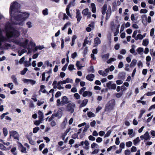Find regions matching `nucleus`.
Returning <instances> with one entry per match:
<instances>
[{"label":"nucleus","mask_w":155,"mask_h":155,"mask_svg":"<svg viewBox=\"0 0 155 155\" xmlns=\"http://www.w3.org/2000/svg\"><path fill=\"white\" fill-rule=\"evenodd\" d=\"M20 5L17 2H14L10 7V21L13 24L21 26L25 24V21L29 16L28 13L20 11Z\"/></svg>","instance_id":"f257e3e1"},{"label":"nucleus","mask_w":155,"mask_h":155,"mask_svg":"<svg viewBox=\"0 0 155 155\" xmlns=\"http://www.w3.org/2000/svg\"><path fill=\"white\" fill-rule=\"evenodd\" d=\"M7 29V36L5 37L3 35L2 31L0 29V47L2 48V42H6V41L10 42V22H7V25L6 27Z\"/></svg>","instance_id":"f03ea898"},{"label":"nucleus","mask_w":155,"mask_h":155,"mask_svg":"<svg viewBox=\"0 0 155 155\" xmlns=\"http://www.w3.org/2000/svg\"><path fill=\"white\" fill-rule=\"evenodd\" d=\"M12 42H15L18 45L21 46L23 47L24 48H28L27 44L28 42V39H25L22 41L15 40L12 41Z\"/></svg>","instance_id":"7ed1b4c3"},{"label":"nucleus","mask_w":155,"mask_h":155,"mask_svg":"<svg viewBox=\"0 0 155 155\" xmlns=\"http://www.w3.org/2000/svg\"><path fill=\"white\" fill-rule=\"evenodd\" d=\"M73 80L72 79H70L69 78H67L65 80L63 81H59L57 84L58 87V88L59 90L61 89H63L64 88V87L61 86V84H64L66 83H72L73 81Z\"/></svg>","instance_id":"20e7f679"},{"label":"nucleus","mask_w":155,"mask_h":155,"mask_svg":"<svg viewBox=\"0 0 155 155\" xmlns=\"http://www.w3.org/2000/svg\"><path fill=\"white\" fill-rule=\"evenodd\" d=\"M76 108V105L74 103H70L68 104L66 106V110L71 113H73Z\"/></svg>","instance_id":"39448f33"},{"label":"nucleus","mask_w":155,"mask_h":155,"mask_svg":"<svg viewBox=\"0 0 155 155\" xmlns=\"http://www.w3.org/2000/svg\"><path fill=\"white\" fill-rule=\"evenodd\" d=\"M11 23H10V24ZM20 32L12 28L10 25V38L12 37H17L20 35Z\"/></svg>","instance_id":"423d86ee"},{"label":"nucleus","mask_w":155,"mask_h":155,"mask_svg":"<svg viewBox=\"0 0 155 155\" xmlns=\"http://www.w3.org/2000/svg\"><path fill=\"white\" fill-rule=\"evenodd\" d=\"M107 88L109 89H115L116 87V85L114 84H112V82L109 81L106 84Z\"/></svg>","instance_id":"0eeeda50"},{"label":"nucleus","mask_w":155,"mask_h":155,"mask_svg":"<svg viewBox=\"0 0 155 155\" xmlns=\"http://www.w3.org/2000/svg\"><path fill=\"white\" fill-rule=\"evenodd\" d=\"M70 102L71 101L69 100L68 98L66 96H64L62 98V106L64 105L65 104L70 103Z\"/></svg>","instance_id":"6e6552de"},{"label":"nucleus","mask_w":155,"mask_h":155,"mask_svg":"<svg viewBox=\"0 0 155 155\" xmlns=\"http://www.w3.org/2000/svg\"><path fill=\"white\" fill-rule=\"evenodd\" d=\"M76 18L77 19V20L78 22L80 21L82 17L81 15V12L79 9H77L76 10Z\"/></svg>","instance_id":"1a4fd4ad"},{"label":"nucleus","mask_w":155,"mask_h":155,"mask_svg":"<svg viewBox=\"0 0 155 155\" xmlns=\"http://www.w3.org/2000/svg\"><path fill=\"white\" fill-rule=\"evenodd\" d=\"M12 136L15 139L18 140L19 135L18 133L15 131H12L10 132V137Z\"/></svg>","instance_id":"9d476101"},{"label":"nucleus","mask_w":155,"mask_h":155,"mask_svg":"<svg viewBox=\"0 0 155 155\" xmlns=\"http://www.w3.org/2000/svg\"><path fill=\"white\" fill-rule=\"evenodd\" d=\"M19 145V147L21 151L23 153H26V148L24 147L23 145L20 143H18Z\"/></svg>","instance_id":"9b49d317"},{"label":"nucleus","mask_w":155,"mask_h":155,"mask_svg":"<svg viewBox=\"0 0 155 155\" xmlns=\"http://www.w3.org/2000/svg\"><path fill=\"white\" fill-rule=\"evenodd\" d=\"M101 43V41L100 39L98 37H96L94 39V47H97Z\"/></svg>","instance_id":"f8f14e48"},{"label":"nucleus","mask_w":155,"mask_h":155,"mask_svg":"<svg viewBox=\"0 0 155 155\" xmlns=\"http://www.w3.org/2000/svg\"><path fill=\"white\" fill-rule=\"evenodd\" d=\"M95 77L94 75L92 74L87 75L86 76V79L88 81H92Z\"/></svg>","instance_id":"ddd939ff"},{"label":"nucleus","mask_w":155,"mask_h":155,"mask_svg":"<svg viewBox=\"0 0 155 155\" xmlns=\"http://www.w3.org/2000/svg\"><path fill=\"white\" fill-rule=\"evenodd\" d=\"M23 81L24 83H30L32 84H34L36 83L35 81L31 79H24Z\"/></svg>","instance_id":"4468645a"},{"label":"nucleus","mask_w":155,"mask_h":155,"mask_svg":"<svg viewBox=\"0 0 155 155\" xmlns=\"http://www.w3.org/2000/svg\"><path fill=\"white\" fill-rule=\"evenodd\" d=\"M67 122V118H65L64 120L61 125V127L62 129H64L65 128Z\"/></svg>","instance_id":"2eb2a0df"},{"label":"nucleus","mask_w":155,"mask_h":155,"mask_svg":"<svg viewBox=\"0 0 155 155\" xmlns=\"http://www.w3.org/2000/svg\"><path fill=\"white\" fill-rule=\"evenodd\" d=\"M145 138L144 142L145 140H150V137L149 135V132L148 131H147L143 135Z\"/></svg>","instance_id":"dca6fc26"},{"label":"nucleus","mask_w":155,"mask_h":155,"mask_svg":"<svg viewBox=\"0 0 155 155\" xmlns=\"http://www.w3.org/2000/svg\"><path fill=\"white\" fill-rule=\"evenodd\" d=\"M92 93L90 91H85L83 94V96L84 97L88 96L89 97H91L92 96Z\"/></svg>","instance_id":"f3484780"},{"label":"nucleus","mask_w":155,"mask_h":155,"mask_svg":"<svg viewBox=\"0 0 155 155\" xmlns=\"http://www.w3.org/2000/svg\"><path fill=\"white\" fill-rule=\"evenodd\" d=\"M88 102V100L87 99H85L80 104V107H82L85 106L87 103Z\"/></svg>","instance_id":"a211bd4d"},{"label":"nucleus","mask_w":155,"mask_h":155,"mask_svg":"<svg viewBox=\"0 0 155 155\" xmlns=\"http://www.w3.org/2000/svg\"><path fill=\"white\" fill-rule=\"evenodd\" d=\"M71 7V5L69 4L66 7V12L67 14V15L70 17H71L72 16L71 15V14L69 12V9Z\"/></svg>","instance_id":"6ab92c4d"},{"label":"nucleus","mask_w":155,"mask_h":155,"mask_svg":"<svg viewBox=\"0 0 155 155\" xmlns=\"http://www.w3.org/2000/svg\"><path fill=\"white\" fill-rule=\"evenodd\" d=\"M45 88V86L43 85H41L40 86V91H41L43 93H47L48 94H49V93L45 89H44Z\"/></svg>","instance_id":"aec40b11"},{"label":"nucleus","mask_w":155,"mask_h":155,"mask_svg":"<svg viewBox=\"0 0 155 155\" xmlns=\"http://www.w3.org/2000/svg\"><path fill=\"white\" fill-rule=\"evenodd\" d=\"M111 15V11L110 8V9H108L107 10L106 12V20H108L110 18Z\"/></svg>","instance_id":"412c9836"},{"label":"nucleus","mask_w":155,"mask_h":155,"mask_svg":"<svg viewBox=\"0 0 155 155\" xmlns=\"http://www.w3.org/2000/svg\"><path fill=\"white\" fill-rule=\"evenodd\" d=\"M136 51L140 55H142L143 54L144 49L142 48L139 47L136 50Z\"/></svg>","instance_id":"4be33fe9"},{"label":"nucleus","mask_w":155,"mask_h":155,"mask_svg":"<svg viewBox=\"0 0 155 155\" xmlns=\"http://www.w3.org/2000/svg\"><path fill=\"white\" fill-rule=\"evenodd\" d=\"M39 119L41 120H43L44 118V114L40 110L38 111Z\"/></svg>","instance_id":"5701e85b"},{"label":"nucleus","mask_w":155,"mask_h":155,"mask_svg":"<svg viewBox=\"0 0 155 155\" xmlns=\"http://www.w3.org/2000/svg\"><path fill=\"white\" fill-rule=\"evenodd\" d=\"M115 101L114 100H110L109 102V107L112 108H113L115 104Z\"/></svg>","instance_id":"b1692460"},{"label":"nucleus","mask_w":155,"mask_h":155,"mask_svg":"<svg viewBox=\"0 0 155 155\" xmlns=\"http://www.w3.org/2000/svg\"><path fill=\"white\" fill-rule=\"evenodd\" d=\"M141 17L142 19V22L144 24V25H147V23H144L145 22V20H146L147 19V17L146 15H142L141 16Z\"/></svg>","instance_id":"393cba45"},{"label":"nucleus","mask_w":155,"mask_h":155,"mask_svg":"<svg viewBox=\"0 0 155 155\" xmlns=\"http://www.w3.org/2000/svg\"><path fill=\"white\" fill-rule=\"evenodd\" d=\"M90 12H89V9L87 8L84 9L82 12V14L83 15H87L90 13Z\"/></svg>","instance_id":"a878e982"},{"label":"nucleus","mask_w":155,"mask_h":155,"mask_svg":"<svg viewBox=\"0 0 155 155\" xmlns=\"http://www.w3.org/2000/svg\"><path fill=\"white\" fill-rule=\"evenodd\" d=\"M91 6L92 7V12L94 13H96V10L95 4L94 3H92L91 4Z\"/></svg>","instance_id":"bb28decb"},{"label":"nucleus","mask_w":155,"mask_h":155,"mask_svg":"<svg viewBox=\"0 0 155 155\" xmlns=\"http://www.w3.org/2000/svg\"><path fill=\"white\" fill-rule=\"evenodd\" d=\"M137 62V60L136 59H133L130 65V66L131 68L135 66Z\"/></svg>","instance_id":"cd10ccee"},{"label":"nucleus","mask_w":155,"mask_h":155,"mask_svg":"<svg viewBox=\"0 0 155 155\" xmlns=\"http://www.w3.org/2000/svg\"><path fill=\"white\" fill-rule=\"evenodd\" d=\"M107 5L106 4H104L102 8V12L103 15H104L106 13V12L107 10Z\"/></svg>","instance_id":"c85d7f7f"},{"label":"nucleus","mask_w":155,"mask_h":155,"mask_svg":"<svg viewBox=\"0 0 155 155\" xmlns=\"http://www.w3.org/2000/svg\"><path fill=\"white\" fill-rule=\"evenodd\" d=\"M125 73L124 72H121L119 74V76L120 78L121 79H124L125 78Z\"/></svg>","instance_id":"c756f323"},{"label":"nucleus","mask_w":155,"mask_h":155,"mask_svg":"<svg viewBox=\"0 0 155 155\" xmlns=\"http://www.w3.org/2000/svg\"><path fill=\"white\" fill-rule=\"evenodd\" d=\"M144 37L143 35L140 34H138L137 36L134 38L136 40H137L138 39L142 40L143 38Z\"/></svg>","instance_id":"7c9ffc66"},{"label":"nucleus","mask_w":155,"mask_h":155,"mask_svg":"<svg viewBox=\"0 0 155 155\" xmlns=\"http://www.w3.org/2000/svg\"><path fill=\"white\" fill-rule=\"evenodd\" d=\"M149 44V41L148 39H144L143 40L142 45H143L147 46Z\"/></svg>","instance_id":"2f4dec72"},{"label":"nucleus","mask_w":155,"mask_h":155,"mask_svg":"<svg viewBox=\"0 0 155 155\" xmlns=\"http://www.w3.org/2000/svg\"><path fill=\"white\" fill-rule=\"evenodd\" d=\"M87 114L88 117H93L95 116V114L91 111L87 112Z\"/></svg>","instance_id":"473e14b6"},{"label":"nucleus","mask_w":155,"mask_h":155,"mask_svg":"<svg viewBox=\"0 0 155 155\" xmlns=\"http://www.w3.org/2000/svg\"><path fill=\"white\" fill-rule=\"evenodd\" d=\"M11 151L14 155H16L17 154L16 151V148L15 147L12 148L11 150Z\"/></svg>","instance_id":"72a5a7b5"},{"label":"nucleus","mask_w":155,"mask_h":155,"mask_svg":"<svg viewBox=\"0 0 155 155\" xmlns=\"http://www.w3.org/2000/svg\"><path fill=\"white\" fill-rule=\"evenodd\" d=\"M77 37L75 35H74L73 36L72 39V43L71 44V45L72 46H73L74 44V43L75 42V41L76 39L77 38Z\"/></svg>","instance_id":"f704fd0d"},{"label":"nucleus","mask_w":155,"mask_h":155,"mask_svg":"<svg viewBox=\"0 0 155 155\" xmlns=\"http://www.w3.org/2000/svg\"><path fill=\"white\" fill-rule=\"evenodd\" d=\"M109 57V54L108 53L106 54H105L102 56V58L103 59L106 60Z\"/></svg>","instance_id":"c9c22d12"},{"label":"nucleus","mask_w":155,"mask_h":155,"mask_svg":"<svg viewBox=\"0 0 155 155\" xmlns=\"http://www.w3.org/2000/svg\"><path fill=\"white\" fill-rule=\"evenodd\" d=\"M140 141V140L139 139V137H137V138L134 139L133 140V143L134 145H136L137 143L139 142Z\"/></svg>","instance_id":"e433bc0d"},{"label":"nucleus","mask_w":155,"mask_h":155,"mask_svg":"<svg viewBox=\"0 0 155 155\" xmlns=\"http://www.w3.org/2000/svg\"><path fill=\"white\" fill-rule=\"evenodd\" d=\"M89 42V41L88 40V37H86L85 39L84 40V42L83 44V46H85V45L87 44Z\"/></svg>","instance_id":"4c0bfd02"},{"label":"nucleus","mask_w":155,"mask_h":155,"mask_svg":"<svg viewBox=\"0 0 155 155\" xmlns=\"http://www.w3.org/2000/svg\"><path fill=\"white\" fill-rule=\"evenodd\" d=\"M116 60V59L114 58H110L107 61L108 64L112 62L115 61Z\"/></svg>","instance_id":"58836bf2"},{"label":"nucleus","mask_w":155,"mask_h":155,"mask_svg":"<svg viewBox=\"0 0 155 155\" xmlns=\"http://www.w3.org/2000/svg\"><path fill=\"white\" fill-rule=\"evenodd\" d=\"M12 79L13 82L16 84H18V82L16 78L15 77V76H12Z\"/></svg>","instance_id":"ea45409f"},{"label":"nucleus","mask_w":155,"mask_h":155,"mask_svg":"<svg viewBox=\"0 0 155 155\" xmlns=\"http://www.w3.org/2000/svg\"><path fill=\"white\" fill-rule=\"evenodd\" d=\"M71 23L70 22H68L62 28V30L63 31L67 27L68 25H71Z\"/></svg>","instance_id":"a19ab883"},{"label":"nucleus","mask_w":155,"mask_h":155,"mask_svg":"<svg viewBox=\"0 0 155 155\" xmlns=\"http://www.w3.org/2000/svg\"><path fill=\"white\" fill-rule=\"evenodd\" d=\"M91 147L92 148H97L98 147V145L97 144L94 143L91 144Z\"/></svg>","instance_id":"79ce46f5"},{"label":"nucleus","mask_w":155,"mask_h":155,"mask_svg":"<svg viewBox=\"0 0 155 155\" xmlns=\"http://www.w3.org/2000/svg\"><path fill=\"white\" fill-rule=\"evenodd\" d=\"M43 120H40L39 119V120H36L34 122V124L36 125H39L41 123H42V121Z\"/></svg>","instance_id":"37998d69"},{"label":"nucleus","mask_w":155,"mask_h":155,"mask_svg":"<svg viewBox=\"0 0 155 155\" xmlns=\"http://www.w3.org/2000/svg\"><path fill=\"white\" fill-rule=\"evenodd\" d=\"M132 142L129 141L127 142L126 143V145L127 147H130L132 146Z\"/></svg>","instance_id":"c03bdc74"},{"label":"nucleus","mask_w":155,"mask_h":155,"mask_svg":"<svg viewBox=\"0 0 155 155\" xmlns=\"http://www.w3.org/2000/svg\"><path fill=\"white\" fill-rule=\"evenodd\" d=\"M74 97L77 100L80 99L81 98L80 96L78 93L74 94Z\"/></svg>","instance_id":"a18cd8bd"},{"label":"nucleus","mask_w":155,"mask_h":155,"mask_svg":"<svg viewBox=\"0 0 155 155\" xmlns=\"http://www.w3.org/2000/svg\"><path fill=\"white\" fill-rule=\"evenodd\" d=\"M80 62L79 61H77L76 63V66L78 68V69L79 70L80 69H81L83 66H80Z\"/></svg>","instance_id":"49530a36"},{"label":"nucleus","mask_w":155,"mask_h":155,"mask_svg":"<svg viewBox=\"0 0 155 155\" xmlns=\"http://www.w3.org/2000/svg\"><path fill=\"white\" fill-rule=\"evenodd\" d=\"M103 141L102 138L100 137H97L96 139V141L98 143H100Z\"/></svg>","instance_id":"de8ad7c7"},{"label":"nucleus","mask_w":155,"mask_h":155,"mask_svg":"<svg viewBox=\"0 0 155 155\" xmlns=\"http://www.w3.org/2000/svg\"><path fill=\"white\" fill-rule=\"evenodd\" d=\"M43 14L44 15H47L48 14V9L47 8H45L44 10L42 12Z\"/></svg>","instance_id":"09e8293b"},{"label":"nucleus","mask_w":155,"mask_h":155,"mask_svg":"<svg viewBox=\"0 0 155 155\" xmlns=\"http://www.w3.org/2000/svg\"><path fill=\"white\" fill-rule=\"evenodd\" d=\"M3 130L4 135L5 136H6L8 134L7 129L5 128H4Z\"/></svg>","instance_id":"8fccbe9b"},{"label":"nucleus","mask_w":155,"mask_h":155,"mask_svg":"<svg viewBox=\"0 0 155 155\" xmlns=\"http://www.w3.org/2000/svg\"><path fill=\"white\" fill-rule=\"evenodd\" d=\"M88 139L91 141H94L95 140V138L92 135H91L88 137Z\"/></svg>","instance_id":"3c124183"},{"label":"nucleus","mask_w":155,"mask_h":155,"mask_svg":"<svg viewBox=\"0 0 155 155\" xmlns=\"http://www.w3.org/2000/svg\"><path fill=\"white\" fill-rule=\"evenodd\" d=\"M28 69L27 68H25L24 69L21 71V74L22 75L25 74L26 73V71H28Z\"/></svg>","instance_id":"603ef678"},{"label":"nucleus","mask_w":155,"mask_h":155,"mask_svg":"<svg viewBox=\"0 0 155 155\" xmlns=\"http://www.w3.org/2000/svg\"><path fill=\"white\" fill-rule=\"evenodd\" d=\"M39 128L38 127L34 128L33 129V132L34 133H36L39 130Z\"/></svg>","instance_id":"864d4df0"},{"label":"nucleus","mask_w":155,"mask_h":155,"mask_svg":"<svg viewBox=\"0 0 155 155\" xmlns=\"http://www.w3.org/2000/svg\"><path fill=\"white\" fill-rule=\"evenodd\" d=\"M24 64L25 66L28 67L31 65L30 63L28 61H24Z\"/></svg>","instance_id":"5fc2aeb1"},{"label":"nucleus","mask_w":155,"mask_h":155,"mask_svg":"<svg viewBox=\"0 0 155 155\" xmlns=\"http://www.w3.org/2000/svg\"><path fill=\"white\" fill-rule=\"evenodd\" d=\"M111 133V131L110 130H109L107 132V133L105 135H104V137H108L110 135V134Z\"/></svg>","instance_id":"6e6d98bb"},{"label":"nucleus","mask_w":155,"mask_h":155,"mask_svg":"<svg viewBox=\"0 0 155 155\" xmlns=\"http://www.w3.org/2000/svg\"><path fill=\"white\" fill-rule=\"evenodd\" d=\"M147 12H148V11L147 9H141L140 11V13L145 14V13H147Z\"/></svg>","instance_id":"4d7b16f0"},{"label":"nucleus","mask_w":155,"mask_h":155,"mask_svg":"<svg viewBox=\"0 0 155 155\" xmlns=\"http://www.w3.org/2000/svg\"><path fill=\"white\" fill-rule=\"evenodd\" d=\"M123 93L122 92L117 93L116 94V96L117 98H120L122 95Z\"/></svg>","instance_id":"13d9d810"},{"label":"nucleus","mask_w":155,"mask_h":155,"mask_svg":"<svg viewBox=\"0 0 155 155\" xmlns=\"http://www.w3.org/2000/svg\"><path fill=\"white\" fill-rule=\"evenodd\" d=\"M61 94V92L60 91H58L55 95V97L56 98H58L60 96Z\"/></svg>","instance_id":"bf43d9fd"},{"label":"nucleus","mask_w":155,"mask_h":155,"mask_svg":"<svg viewBox=\"0 0 155 155\" xmlns=\"http://www.w3.org/2000/svg\"><path fill=\"white\" fill-rule=\"evenodd\" d=\"M74 66L72 64H70L68 67V69L70 71H71L74 69Z\"/></svg>","instance_id":"052dcab7"},{"label":"nucleus","mask_w":155,"mask_h":155,"mask_svg":"<svg viewBox=\"0 0 155 155\" xmlns=\"http://www.w3.org/2000/svg\"><path fill=\"white\" fill-rule=\"evenodd\" d=\"M89 71L92 73H94V67L93 66H91L90 67Z\"/></svg>","instance_id":"680f3d73"},{"label":"nucleus","mask_w":155,"mask_h":155,"mask_svg":"<svg viewBox=\"0 0 155 155\" xmlns=\"http://www.w3.org/2000/svg\"><path fill=\"white\" fill-rule=\"evenodd\" d=\"M50 124L52 127H53L56 125V123L54 120H52L51 121Z\"/></svg>","instance_id":"e2e57ef3"},{"label":"nucleus","mask_w":155,"mask_h":155,"mask_svg":"<svg viewBox=\"0 0 155 155\" xmlns=\"http://www.w3.org/2000/svg\"><path fill=\"white\" fill-rule=\"evenodd\" d=\"M137 150V149L135 147L133 146L131 149V152H136Z\"/></svg>","instance_id":"0e129e2a"},{"label":"nucleus","mask_w":155,"mask_h":155,"mask_svg":"<svg viewBox=\"0 0 155 155\" xmlns=\"http://www.w3.org/2000/svg\"><path fill=\"white\" fill-rule=\"evenodd\" d=\"M105 133L103 131H101L98 133V135L102 137L105 134Z\"/></svg>","instance_id":"69168bd1"},{"label":"nucleus","mask_w":155,"mask_h":155,"mask_svg":"<svg viewBox=\"0 0 155 155\" xmlns=\"http://www.w3.org/2000/svg\"><path fill=\"white\" fill-rule=\"evenodd\" d=\"M77 56V53L76 52H74L73 54L71 55V57L72 58L74 59L76 58Z\"/></svg>","instance_id":"338daca9"},{"label":"nucleus","mask_w":155,"mask_h":155,"mask_svg":"<svg viewBox=\"0 0 155 155\" xmlns=\"http://www.w3.org/2000/svg\"><path fill=\"white\" fill-rule=\"evenodd\" d=\"M124 153L125 155H130V152L128 150H127L125 151Z\"/></svg>","instance_id":"774afa93"}]
</instances>
